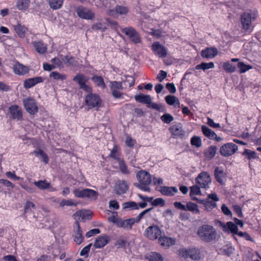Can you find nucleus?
I'll return each mask as SVG.
<instances>
[{
  "label": "nucleus",
  "mask_w": 261,
  "mask_h": 261,
  "mask_svg": "<svg viewBox=\"0 0 261 261\" xmlns=\"http://www.w3.org/2000/svg\"><path fill=\"white\" fill-rule=\"evenodd\" d=\"M31 208H35V204L31 201H28L24 206V213H27L31 211Z\"/></svg>",
  "instance_id": "61"
},
{
  "label": "nucleus",
  "mask_w": 261,
  "mask_h": 261,
  "mask_svg": "<svg viewBox=\"0 0 261 261\" xmlns=\"http://www.w3.org/2000/svg\"><path fill=\"white\" fill-rule=\"evenodd\" d=\"M152 208H149L145 210L136 218H130L126 220H122L120 218L119 221H117L118 227H122L125 229L130 230L132 228L133 225L135 223H138L140 222L141 219L143 218L144 216L149 212Z\"/></svg>",
  "instance_id": "3"
},
{
  "label": "nucleus",
  "mask_w": 261,
  "mask_h": 261,
  "mask_svg": "<svg viewBox=\"0 0 261 261\" xmlns=\"http://www.w3.org/2000/svg\"><path fill=\"white\" fill-rule=\"evenodd\" d=\"M214 64L213 62L205 63L202 62L201 64L196 66L195 68L197 70L202 69L205 70L210 68H213Z\"/></svg>",
  "instance_id": "41"
},
{
  "label": "nucleus",
  "mask_w": 261,
  "mask_h": 261,
  "mask_svg": "<svg viewBox=\"0 0 261 261\" xmlns=\"http://www.w3.org/2000/svg\"><path fill=\"white\" fill-rule=\"evenodd\" d=\"M197 234L201 240L206 242L213 241L217 237L215 229L213 226L207 224L200 226L197 230Z\"/></svg>",
  "instance_id": "1"
},
{
  "label": "nucleus",
  "mask_w": 261,
  "mask_h": 261,
  "mask_svg": "<svg viewBox=\"0 0 261 261\" xmlns=\"http://www.w3.org/2000/svg\"><path fill=\"white\" fill-rule=\"evenodd\" d=\"M92 246V244L90 243L88 244L87 246L85 247L81 251L80 255L81 256H88V254L89 252L90 251L91 247Z\"/></svg>",
  "instance_id": "62"
},
{
  "label": "nucleus",
  "mask_w": 261,
  "mask_h": 261,
  "mask_svg": "<svg viewBox=\"0 0 261 261\" xmlns=\"http://www.w3.org/2000/svg\"><path fill=\"white\" fill-rule=\"evenodd\" d=\"M170 129L171 133L174 136H182L184 135V131L181 129V127L176 125H173Z\"/></svg>",
  "instance_id": "39"
},
{
  "label": "nucleus",
  "mask_w": 261,
  "mask_h": 261,
  "mask_svg": "<svg viewBox=\"0 0 261 261\" xmlns=\"http://www.w3.org/2000/svg\"><path fill=\"white\" fill-rule=\"evenodd\" d=\"M128 12V9L127 7L123 6L117 5L114 9L109 10L107 12L108 15L117 17L118 15H125Z\"/></svg>",
  "instance_id": "13"
},
{
  "label": "nucleus",
  "mask_w": 261,
  "mask_h": 261,
  "mask_svg": "<svg viewBox=\"0 0 261 261\" xmlns=\"http://www.w3.org/2000/svg\"><path fill=\"white\" fill-rule=\"evenodd\" d=\"M148 108L155 109L160 112H164L165 111V108L161 104H158L151 101L150 103L148 106Z\"/></svg>",
  "instance_id": "50"
},
{
  "label": "nucleus",
  "mask_w": 261,
  "mask_h": 261,
  "mask_svg": "<svg viewBox=\"0 0 261 261\" xmlns=\"http://www.w3.org/2000/svg\"><path fill=\"white\" fill-rule=\"evenodd\" d=\"M112 214L113 215L112 216L108 218V221L110 222L115 223L117 225V221H119L120 218L117 217V213L116 212H113Z\"/></svg>",
  "instance_id": "59"
},
{
  "label": "nucleus",
  "mask_w": 261,
  "mask_h": 261,
  "mask_svg": "<svg viewBox=\"0 0 261 261\" xmlns=\"http://www.w3.org/2000/svg\"><path fill=\"white\" fill-rule=\"evenodd\" d=\"M158 240L160 245L165 247H169L175 243L174 240L167 237H162L161 236Z\"/></svg>",
  "instance_id": "27"
},
{
  "label": "nucleus",
  "mask_w": 261,
  "mask_h": 261,
  "mask_svg": "<svg viewBox=\"0 0 261 261\" xmlns=\"http://www.w3.org/2000/svg\"><path fill=\"white\" fill-rule=\"evenodd\" d=\"M34 184L40 190L49 189L50 191H55L56 189L51 186L50 184L46 180H40L35 181Z\"/></svg>",
  "instance_id": "25"
},
{
  "label": "nucleus",
  "mask_w": 261,
  "mask_h": 261,
  "mask_svg": "<svg viewBox=\"0 0 261 261\" xmlns=\"http://www.w3.org/2000/svg\"><path fill=\"white\" fill-rule=\"evenodd\" d=\"M216 151H217L216 147L214 146H211L205 150V151L204 152V154L205 157L207 160H211L214 157V156L216 154Z\"/></svg>",
  "instance_id": "31"
},
{
  "label": "nucleus",
  "mask_w": 261,
  "mask_h": 261,
  "mask_svg": "<svg viewBox=\"0 0 261 261\" xmlns=\"http://www.w3.org/2000/svg\"><path fill=\"white\" fill-rule=\"evenodd\" d=\"M62 4V0H49V5L50 7L55 10L60 8Z\"/></svg>",
  "instance_id": "46"
},
{
  "label": "nucleus",
  "mask_w": 261,
  "mask_h": 261,
  "mask_svg": "<svg viewBox=\"0 0 261 261\" xmlns=\"http://www.w3.org/2000/svg\"><path fill=\"white\" fill-rule=\"evenodd\" d=\"M191 144L193 146H195L197 147H200L201 145V140L199 137L194 136L191 139Z\"/></svg>",
  "instance_id": "53"
},
{
  "label": "nucleus",
  "mask_w": 261,
  "mask_h": 261,
  "mask_svg": "<svg viewBox=\"0 0 261 261\" xmlns=\"http://www.w3.org/2000/svg\"><path fill=\"white\" fill-rule=\"evenodd\" d=\"M196 183L201 188H207L211 182V178L210 174L206 172H202L196 178Z\"/></svg>",
  "instance_id": "9"
},
{
  "label": "nucleus",
  "mask_w": 261,
  "mask_h": 261,
  "mask_svg": "<svg viewBox=\"0 0 261 261\" xmlns=\"http://www.w3.org/2000/svg\"><path fill=\"white\" fill-rule=\"evenodd\" d=\"M23 103L26 111L31 115L38 112V107L33 98H27L23 99Z\"/></svg>",
  "instance_id": "11"
},
{
  "label": "nucleus",
  "mask_w": 261,
  "mask_h": 261,
  "mask_svg": "<svg viewBox=\"0 0 261 261\" xmlns=\"http://www.w3.org/2000/svg\"><path fill=\"white\" fill-rule=\"evenodd\" d=\"M152 204L154 206H163L165 204V200L161 198H158L152 201Z\"/></svg>",
  "instance_id": "63"
},
{
  "label": "nucleus",
  "mask_w": 261,
  "mask_h": 261,
  "mask_svg": "<svg viewBox=\"0 0 261 261\" xmlns=\"http://www.w3.org/2000/svg\"><path fill=\"white\" fill-rule=\"evenodd\" d=\"M165 99L166 102L170 106H173L175 103L179 105L178 99L173 95H168L165 97Z\"/></svg>",
  "instance_id": "40"
},
{
  "label": "nucleus",
  "mask_w": 261,
  "mask_h": 261,
  "mask_svg": "<svg viewBox=\"0 0 261 261\" xmlns=\"http://www.w3.org/2000/svg\"><path fill=\"white\" fill-rule=\"evenodd\" d=\"M238 67L240 69V73H244L252 68V66L246 65L244 62H241L238 63Z\"/></svg>",
  "instance_id": "49"
},
{
  "label": "nucleus",
  "mask_w": 261,
  "mask_h": 261,
  "mask_svg": "<svg viewBox=\"0 0 261 261\" xmlns=\"http://www.w3.org/2000/svg\"><path fill=\"white\" fill-rule=\"evenodd\" d=\"M43 82V79L40 76H37L33 78H30L24 81L23 86L25 89H29L38 83Z\"/></svg>",
  "instance_id": "23"
},
{
  "label": "nucleus",
  "mask_w": 261,
  "mask_h": 261,
  "mask_svg": "<svg viewBox=\"0 0 261 261\" xmlns=\"http://www.w3.org/2000/svg\"><path fill=\"white\" fill-rule=\"evenodd\" d=\"M218 54V50L215 47H207L201 52V56L203 58H213Z\"/></svg>",
  "instance_id": "22"
},
{
  "label": "nucleus",
  "mask_w": 261,
  "mask_h": 261,
  "mask_svg": "<svg viewBox=\"0 0 261 261\" xmlns=\"http://www.w3.org/2000/svg\"><path fill=\"white\" fill-rule=\"evenodd\" d=\"M120 169L122 173L128 174L129 173L127 167L123 160H119L118 162Z\"/></svg>",
  "instance_id": "56"
},
{
  "label": "nucleus",
  "mask_w": 261,
  "mask_h": 261,
  "mask_svg": "<svg viewBox=\"0 0 261 261\" xmlns=\"http://www.w3.org/2000/svg\"><path fill=\"white\" fill-rule=\"evenodd\" d=\"M152 49L154 54L160 58H164L167 55L166 48L158 42H155L152 44Z\"/></svg>",
  "instance_id": "17"
},
{
  "label": "nucleus",
  "mask_w": 261,
  "mask_h": 261,
  "mask_svg": "<svg viewBox=\"0 0 261 261\" xmlns=\"http://www.w3.org/2000/svg\"><path fill=\"white\" fill-rule=\"evenodd\" d=\"M217 204L215 202L211 201L208 199H206L204 206L205 210L210 211L216 206Z\"/></svg>",
  "instance_id": "55"
},
{
  "label": "nucleus",
  "mask_w": 261,
  "mask_h": 261,
  "mask_svg": "<svg viewBox=\"0 0 261 261\" xmlns=\"http://www.w3.org/2000/svg\"><path fill=\"white\" fill-rule=\"evenodd\" d=\"M92 29L95 31L99 30L104 32L107 29V26L105 23H96L92 27Z\"/></svg>",
  "instance_id": "51"
},
{
  "label": "nucleus",
  "mask_w": 261,
  "mask_h": 261,
  "mask_svg": "<svg viewBox=\"0 0 261 261\" xmlns=\"http://www.w3.org/2000/svg\"><path fill=\"white\" fill-rule=\"evenodd\" d=\"M11 118L13 119L20 120L22 118V109L17 105H13L9 108Z\"/></svg>",
  "instance_id": "16"
},
{
  "label": "nucleus",
  "mask_w": 261,
  "mask_h": 261,
  "mask_svg": "<svg viewBox=\"0 0 261 261\" xmlns=\"http://www.w3.org/2000/svg\"><path fill=\"white\" fill-rule=\"evenodd\" d=\"M14 72L19 75H24L29 73L30 68L19 62H16L13 67Z\"/></svg>",
  "instance_id": "20"
},
{
  "label": "nucleus",
  "mask_w": 261,
  "mask_h": 261,
  "mask_svg": "<svg viewBox=\"0 0 261 261\" xmlns=\"http://www.w3.org/2000/svg\"><path fill=\"white\" fill-rule=\"evenodd\" d=\"M160 192L165 195L171 196L178 192V190L176 187H169L162 186L160 187Z\"/></svg>",
  "instance_id": "26"
},
{
  "label": "nucleus",
  "mask_w": 261,
  "mask_h": 261,
  "mask_svg": "<svg viewBox=\"0 0 261 261\" xmlns=\"http://www.w3.org/2000/svg\"><path fill=\"white\" fill-rule=\"evenodd\" d=\"M33 46L35 50L39 54H44L47 51V46L42 41H34Z\"/></svg>",
  "instance_id": "28"
},
{
  "label": "nucleus",
  "mask_w": 261,
  "mask_h": 261,
  "mask_svg": "<svg viewBox=\"0 0 261 261\" xmlns=\"http://www.w3.org/2000/svg\"><path fill=\"white\" fill-rule=\"evenodd\" d=\"M162 231L160 227L156 225L153 224L147 227L144 231V236L151 241L158 240L162 235Z\"/></svg>",
  "instance_id": "5"
},
{
  "label": "nucleus",
  "mask_w": 261,
  "mask_h": 261,
  "mask_svg": "<svg viewBox=\"0 0 261 261\" xmlns=\"http://www.w3.org/2000/svg\"><path fill=\"white\" fill-rule=\"evenodd\" d=\"M77 203H75L71 199H62L59 203V205L61 207H64L65 206H76Z\"/></svg>",
  "instance_id": "52"
},
{
  "label": "nucleus",
  "mask_w": 261,
  "mask_h": 261,
  "mask_svg": "<svg viewBox=\"0 0 261 261\" xmlns=\"http://www.w3.org/2000/svg\"><path fill=\"white\" fill-rule=\"evenodd\" d=\"M238 150V146L232 143L225 144L220 148V153L224 156H229L233 154Z\"/></svg>",
  "instance_id": "10"
},
{
  "label": "nucleus",
  "mask_w": 261,
  "mask_h": 261,
  "mask_svg": "<svg viewBox=\"0 0 261 261\" xmlns=\"http://www.w3.org/2000/svg\"><path fill=\"white\" fill-rule=\"evenodd\" d=\"M186 211H189L196 214H199L200 213V211L198 209V205L191 202H189L187 204Z\"/></svg>",
  "instance_id": "37"
},
{
  "label": "nucleus",
  "mask_w": 261,
  "mask_h": 261,
  "mask_svg": "<svg viewBox=\"0 0 261 261\" xmlns=\"http://www.w3.org/2000/svg\"><path fill=\"white\" fill-rule=\"evenodd\" d=\"M257 16V11L255 10H250L243 13L240 17L242 29L245 31L250 30L251 21L255 20Z\"/></svg>",
  "instance_id": "4"
},
{
  "label": "nucleus",
  "mask_w": 261,
  "mask_h": 261,
  "mask_svg": "<svg viewBox=\"0 0 261 261\" xmlns=\"http://www.w3.org/2000/svg\"><path fill=\"white\" fill-rule=\"evenodd\" d=\"M128 185L126 181L119 180L114 186V191L116 194L121 195L128 190Z\"/></svg>",
  "instance_id": "18"
},
{
  "label": "nucleus",
  "mask_w": 261,
  "mask_h": 261,
  "mask_svg": "<svg viewBox=\"0 0 261 261\" xmlns=\"http://www.w3.org/2000/svg\"><path fill=\"white\" fill-rule=\"evenodd\" d=\"M34 153L37 156H40L41 161L45 164H47L49 162V159L47 155L41 149L35 150Z\"/></svg>",
  "instance_id": "34"
},
{
  "label": "nucleus",
  "mask_w": 261,
  "mask_h": 261,
  "mask_svg": "<svg viewBox=\"0 0 261 261\" xmlns=\"http://www.w3.org/2000/svg\"><path fill=\"white\" fill-rule=\"evenodd\" d=\"M109 238L106 235L99 236L95 240L94 246L96 248H102L109 243Z\"/></svg>",
  "instance_id": "24"
},
{
  "label": "nucleus",
  "mask_w": 261,
  "mask_h": 261,
  "mask_svg": "<svg viewBox=\"0 0 261 261\" xmlns=\"http://www.w3.org/2000/svg\"><path fill=\"white\" fill-rule=\"evenodd\" d=\"M120 152L119 150V147L117 145H115L113 149L111 151V153L110 154V156L113 159L117 160L118 162L119 160H121V158H120Z\"/></svg>",
  "instance_id": "35"
},
{
  "label": "nucleus",
  "mask_w": 261,
  "mask_h": 261,
  "mask_svg": "<svg viewBox=\"0 0 261 261\" xmlns=\"http://www.w3.org/2000/svg\"><path fill=\"white\" fill-rule=\"evenodd\" d=\"M218 223L220 227L222 228V230L227 233H231L236 234L238 230V226L232 222H227L226 224L218 221Z\"/></svg>",
  "instance_id": "12"
},
{
  "label": "nucleus",
  "mask_w": 261,
  "mask_h": 261,
  "mask_svg": "<svg viewBox=\"0 0 261 261\" xmlns=\"http://www.w3.org/2000/svg\"><path fill=\"white\" fill-rule=\"evenodd\" d=\"M85 103L90 108L98 109L100 106L101 99L97 94L90 93L86 96Z\"/></svg>",
  "instance_id": "8"
},
{
  "label": "nucleus",
  "mask_w": 261,
  "mask_h": 261,
  "mask_svg": "<svg viewBox=\"0 0 261 261\" xmlns=\"http://www.w3.org/2000/svg\"><path fill=\"white\" fill-rule=\"evenodd\" d=\"M29 5V0H17L16 7L19 10H25Z\"/></svg>",
  "instance_id": "36"
},
{
  "label": "nucleus",
  "mask_w": 261,
  "mask_h": 261,
  "mask_svg": "<svg viewBox=\"0 0 261 261\" xmlns=\"http://www.w3.org/2000/svg\"><path fill=\"white\" fill-rule=\"evenodd\" d=\"M74 241L77 244H81L84 238L82 235V230L80 227L79 221H76L74 225Z\"/></svg>",
  "instance_id": "19"
},
{
  "label": "nucleus",
  "mask_w": 261,
  "mask_h": 261,
  "mask_svg": "<svg viewBox=\"0 0 261 261\" xmlns=\"http://www.w3.org/2000/svg\"><path fill=\"white\" fill-rule=\"evenodd\" d=\"M214 175L218 182L221 185L225 184L226 180V173L221 168H216Z\"/></svg>",
  "instance_id": "21"
},
{
  "label": "nucleus",
  "mask_w": 261,
  "mask_h": 261,
  "mask_svg": "<svg viewBox=\"0 0 261 261\" xmlns=\"http://www.w3.org/2000/svg\"><path fill=\"white\" fill-rule=\"evenodd\" d=\"M76 12L77 15L83 19H92L94 17V13L91 10L83 7H78Z\"/></svg>",
  "instance_id": "14"
},
{
  "label": "nucleus",
  "mask_w": 261,
  "mask_h": 261,
  "mask_svg": "<svg viewBox=\"0 0 261 261\" xmlns=\"http://www.w3.org/2000/svg\"><path fill=\"white\" fill-rule=\"evenodd\" d=\"M135 79L132 76H126L125 80H123L122 83L124 84L125 87L128 86L129 87H132L135 84Z\"/></svg>",
  "instance_id": "48"
},
{
  "label": "nucleus",
  "mask_w": 261,
  "mask_h": 261,
  "mask_svg": "<svg viewBox=\"0 0 261 261\" xmlns=\"http://www.w3.org/2000/svg\"><path fill=\"white\" fill-rule=\"evenodd\" d=\"M50 77L53 78L54 80H58L64 81L67 78V75L64 74H61L57 71H53L50 72Z\"/></svg>",
  "instance_id": "45"
},
{
  "label": "nucleus",
  "mask_w": 261,
  "mask_h": 261,
  "mask_svg": "<svg viewBox=\"0 0 261 261\" xmlns=\"http://www.w3.org/2000/svg\"><path fill=\"white\" fill-rule=\"evenodd\" d=\"M201 129L204 136L210 139H214V138L216 137V134L215 133V132L212 129H210L206 126L202 125L201 127Z\"/></svg>",
  "instance_id": "30"
},
{
  "label": "nucleus",
  "mask_w": 261,
  "mask_h": 261,
  "mask_svg": "<svg viewBox=\"0 0 261 261\" xmlns=\"http://www.w3.org/2000/svg\"><path fill=\"white\" fill-rule=\"evenodd\" d=\"M146 258L149 261H163L161 255L155 252H151L146 256Z\"/></svg>",
  "instance_id": "38"
},
{
  "label": "nucleus",
  "mask_w": 261,
  "mask_h": 261,
  "mask_svg": "<svg viewBox=\"0 0 261 261\" xmlns=\"http://www.w3.org/2000/svg\"><path fill=\"white\" fill-rule=\"evenodd\" d=\"M161 119L165 123H170L173 120V117L170 114L166 113L161 116Z\"/></svg>",
  "instance_id": "57"
},
{
  "label": "nucleus",
  "mask_w": 261,
  "mask_h": 261,
  "mask_svg": "<svg viewBox=\"0 0 261 261\" xmlns=\"http://www.w3.org/2000/svg\"><path fill=\"white\" fill-rule=\"evenodd\" d=\"M73 81L77 82L80 87L88 81V78L83 74H77L73 79Z\"/></svg>",
  "instance_id": "33"
},
{
  "label": "nucleus",
  "mask_w": 261,
  "mask_h": 261,
  "mask_svg": "<svg viewBox=\"0 0 261 261\" xmlns=\"http://www.w3.org/2000/svg\"><path fill=\"white\" fill-rule=\"evenodd\" d=\"M111 89L112 95L114 97L116 98L122 97V93L120 92L123 89L122 83L116 81L112 82L111 83Z\"/></svg>",
  "instance_id": "15"
},
{
  "label": "nucleus",
  "mask_w": 261,
  "mask_h": 261,
  "mask_svg": "<svg viewBox=\"0 0 261 261\" xmlns=\"http://www.w3.org/2000/svg\"><path fill=\"white\" fill-rule=\"evenodd\" d=\"M100 232V231L99 229H98V228H94V229H91V230H89V231H88L86 233V236L87 238H90V237L93 236L94 234H96L99 233Z\"/></svg>",
  "instance_id": "64"
},
{
  "label": "nucleus",
  "mask_w": 261,
  "mask_h": 261,
  "mask_svg": "<svg viewBox=\"0 0 261 261\" xmlns=\"http://www.w3.org/2000/svg\"><path fill=\"white\" fill-rule=\"evenodd\" d=\"M243 154L247 155L249 160L253 159L256 158L255 152L249 149H245V150L243 152Z\"/></svg>",
  "instance_id": "60"
},
{
  "label": "nucleus",
  "mask_w": 261,
  "mask_h": 261,
  "mask_svg": "<svg viewBox=\"0 0 261 261\" xmlns=\"http://www.w3.org/2000/svg\"><path fill=\"white\" fill-rule=\"evenodd\" d=\"M132 208V209L135 210L138 208L137 204L133 201H129L125 202L123 204V208Z\"/></svg>",
  "instance_id": "58"
},
{
  "label": "nucleus",
  "mask_w": 261,
  "mask_h": 261,
  "mask_svg": "<svg viewBox=\"0 0 261 261\" xmlns=\"http://www.w3.org/2000/svg\"><path fill=\"white\" fill-rule=\"evenodd\" d=\"M73 192L76 197L82 198H87L91 200L97 199L98 196L97 192L90 189H84L82 190H80L79 189L75 188Z\"/></svg>",
  "instance_id": "6"
},
{
  "label": "nucleus",
  "mask_w": 261,
  "mask_h": 261,
  "mask_svg": "<svg viewBox=\"0 0 261 261\" xmlns=\"http://www.w3.org/2000/svg\"><path fill=\"white\" fill-rule=\"evenodd\" d=\"M92 80L97 86H99L102 88H105L106 85L103 79L101 76L94 75L92 77Z\"/></svg>",
  "instance_id": "43"
},
{
  "label": "nucleus",
  "mask_w": 261,
  "mask_h": 261,
  "mask_svg": "<svg viewBox=\"0 0 261 261\" xmlns=\"http://www.w3.org/2000/svg\"><path fill=\"white\" fill-rule=\"evenodd\" d=\"M62 60L65 63H67L69 65H71L74 67H76L79 65L78 62L72 57L65 56Z\"/></svg>",
  "instance_id": "44"
},
{
  "label": "nucleus",
  "mask_w": 261,
  "mask_h": 261,
  "mask_svg": "<svg viewBox=\"0 0 261 261\" xmlns=\"http://www.w3.org/2000/svg\"><path fill=\"white\" fill-rule=\"evenodd\" d=\"M223 67L226 71L229 73L234 72L236 70V66L230 64L229 62L223 63Z\"/></svg>",
  "instance_id": "47"
},
{
  "label": "nucleus",
  "mask_w": 261,
  "mask_h": 261,
  "mask_svg": "<svg viewBox=\"0 0 261 261\" xmlns=\"http://www.w3.org/2000/svg\"><path fill=\"white\" fill-rule=\"evenodd\" d=\"M200 187H198L197 185H195L190 187V196L192 197V195H201Z\"/></svg>",
  "instance_id": "54"
},
{
  "label": "nucleus",
  "mask_w": 261,
  "mask_h": 261,
  "mask_svg": "<svg viewBox=\"0 0 261 261\" xmlns=\"http://www.w3.org/2000/svg\"><path fill=\"white\" fill-rule=\"evenodd\" d=\"M190 257L193 260L200 259L201 257L200 251L196 248L190 250Z\"/></svg>",
  "instance_id": "42"
},
{
  "label": "nucleus",
  "mask_w": 261,
  "mask_h": 261,
  "mask_svg": "<svg viewBox=\"0 0 261 261\" xmlns=\"http://www.w3.org/2000/svg\"><path fill=\"white\" fill-rule=\"evenodd\" d=\"M14 30L19 37L24 38L27 31V28L24 25L17 24L14 25Z\"/></svg>",
  "instance_id": "32"
},
{
  "label": "nucleus",
  "mask_w": 261,
  "mask_h": 261,
  "mask_svg": "<svg viewBox=\"0 0 261 261\" xmlns=\"http://www.w3.org/2000/svg\"><path fill=\"white\" fill-rule=\"evenodd\" d=\"M120 28L122 32L126 35L134 43L137 44L141 42V37L139 33L134 28L132 27Z\"/></svg>",
  "instance_id": "7"
},
{
  "label": "nucleus",
  "mask_w": 261,
  "mask_h": 261,
  "mask_svg": "<svg viewBox=\"0 0 261 261\" xmlns=\"http://www.w3.org/2000/svg\"><path fill=\"white\" fill-rule=\"evenodd\" d=\"M136 177L139 183H135L134 185L141 190L150 192L149 185L152 181L150 174L146 171L140 170L137 172Z\"/></svg>",
  "instance_id": "2"
},
{
  "label": "nucleus",
  "mask_w": 261,
  "mask_h": 261,
  "mask_svg": "<svg viewBox=\"0 0 261 261\" xmlns=\"http://www.w3.org/2000/svg\"><path fill=\"white\" fill-rule=\"evenodd\" d=\"M135 100L140 103L146 104L147 106L150 103L151 98L149 95L140 94L135 96Z\"/></svg>",
  "instance_id": "29"
}]
</instances>
